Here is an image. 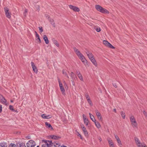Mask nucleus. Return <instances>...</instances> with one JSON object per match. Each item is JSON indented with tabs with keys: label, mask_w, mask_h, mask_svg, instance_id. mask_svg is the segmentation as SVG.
I'll return each mask as SVG.
<instances>
[{
	"label": "nucleus",
	"mask_w": 147,
	"mask_h": 147,
	"mask_svg": "<svg viewBox=\"0 0 147 147\" xmlns=\"http://www.w3.org/2000/svg\"><path fill=\"white\" fill-rule=\"evenodd\" d=\"M118 145L120 147H121V146H122V144L121 142L120 139H118L117 140H116Z\"/></svg>",
	"instance_id": "nucleus-25"
},
{
	"label": "nucleus",
	"mask_w": 147,
	"mask_h": 147,
	"mask_svg": "<svg viewBox=\"0 0 147 147\" xmlns=\"http://www.w3.org/2000/svg\"><path fill=\"white\" fill-rule=\"evenodd\" d=\"M95 30L97 32H99L101 31L100 28L99 27H97Z\"/></svg>",
	"instance_id": "nucleus-41"
},
{
	"label": "nucleus",
	"mask_w": 147,
	"mask_h": 147,
	"mask_svg": "<svg viewBox=\"0 0 147 147\" xmlns=\"http://www.w3.org/2000/svg\"><path fill=\"white\" fill-rule=\"evenodd\" d=\"M53 42L54 43L55 45L57 47H59V44L57 40H53Z\"/></svg>",
	"instance_id": "nucleus-31"
},
{
	"label": "nucleus",
	"mask_w": 147,
	"mask_h": 147,
	"mask_svg": "<svg viewBox=\"0 0 147 147\" xmlns=\"http://www.w3.org/2000/svg\"><path fill=\"white\" fill-rule=\"evenodd\" d=\"M63 74L64 75H65V76H67V78H69L68 76L67 75V74L66 73V72H65L64 70H63Z\"/></svg>",
	"instance_id": "nucleus-42"
},
{
	"label": "nucleus",
	"mask_w": 147,
	"mask_h": 147,
	"mask_svg": "<svg viewBox=\"0 0 147 147\" xmlns=\"http://www.w3.org/2000/svg\"><path fill=\"white\" fill-rule=\"evenodd\" d=\"M110 147H115V146H114V144H112L111 145H109Z\"/></svg>",
	"instance_id": "nucleus-51"
},
{
	"label": "nucleus",
	"mask_w": 147,
	"mask_h": 147,
	"mask_svg": "<svg viewBox=\"0 0 147 147\" xmlns=\"http://www.w3.org/2000/svg\"><path fill=\"white\" fill-rule=\"evenodd\" d=\"M46 117H47V119L50 118L52 116L50 115H46Z\"/></svg>",
	"instance_id": "nucleus-45"
},
{
	"label": "nucleus",
	"mask_w": 147,
	"mask_h": 147,
	"mask_svg": "<svg viewBox=\"0 0 147 147\" xmlns=\"http://www.w3.org/2000/svg\"><path fill=\"white\" fill-rule=\"evenodd\" d=\"M42 117L44 119H47V117H46V115L45 114H43L41 115Z\"/></svg>",
	"instance_id": "nucleus-39"
},
{
	"label": "nucleus",
	"mask_w": 147,
	"mask_h": 147,
	"mask_svg": "<svg viewBox=\"0 0 147 147\" xmlns=\"http://www.w3.org/2000/svg\"><path fill=\"white\" fill-rule=\"evenodd\" d=\"M115 138L116 140L119 139L118 136L117 135H115Z\"/></svg>",
	"instance_id": "nucleus-43"
},
{
	"label": "nucleus",
	"mask_w": 147,
	"mask_h": 147,
	"mask_svg": "<svg viewBox=\"0 0 147 147\" xmlns=\"http://www.w3.org/2000/svg\"><path fill=\"white\" fill-rule=\"evenodd\" d=\"M2 111V106L1 105H0V113Z\"/></svg>",
	"instance_id": "nucleus-46"
},
{
	"label": "nucleus",
	"mask_w": 147,
	"mask_h": 147,
	"mask_svg": "<svg viewBox=\"0 0 147 147\" xmlns=\"http://www.w3.org/2000/svg\"><path fill=\"white\" fill-rule=\"evenodd\" d=\"M43 39L46 44H48L49 43V40L46 35H44L43 36Z\"/></svg>",
	"instance_id": "nucleus-21"
},
{
	"label": "nucleus",
	"mask_w": 147,
	"mask_h": 147,
	"mask_svg": "<svg viewBox=\"0 0 147 147\" xmlns=\"http://www.w3.org/2000/svg\"><path fill=\"white\" fill-rule=\"evenodd\" d=\"M45 124L47 127L49 128H51V129H53V128L52 127L51 125L49 123H48L47 122H46L45 123Z\"/></svg>",
	"instance_id": "nucleus-23"
},
{
	"label": "nucleus",
	"mask_w": 147,
	"mask_h": 147,
	"mask_svg": "<svg viewBox=\"0 0 147 147\" xmlns=\"http://www.w3.org/2000/svg\"><path fill=\"white\" fill-rule=\"evenodd\" d=\"M31 64L34 71L35 73L37 74L38 72V69L37 67L34 65V63L33 62H31Z\"/></svg>",
	"instance_id": "nucleus-14"
},
{
	"label": "nucleus",
	"mask_w": 147,
	"mask_h": 147,
	"mask_svg": "<svg viewBox=\"0 0 147 147\" xmlns=\"http://www.w3.org/2000/svg\"><path fill=\"white\" fill-rule=\"evenodd\" d=\"M54 147H59L60 146V144L59 142H56L54 143Z\"/></svg>",
	"instance_id": "nucleus-27"
},
{
	"label": "nucleus",
	"mask_w": 147,
	"mask_h": 147,
	"mask_svg": "<svg viewBox=\"0 0 147 147\" xmlns=\"http://www.w3.org/2000/svg\"><path fill=\"white\" fill-rule=\"evenodd\" d=\"M82 117L84 120L87 119L86 118V117L85 115L83 114L82 115Z\"/></svg>",
	"instance_id": "nucleus-44"
},
{
	"label": "nucleus",
	"mask_w": 147,
	"mask_h": 147,
	"mask_svg": "<svg viewBox=\"0 0 147 147\" xmlns=\"http://www.w3.org/2000/svg\"><path fill=\"white\" fill-rule=\"evenodd\" d=\"M7 144L5 142H3L0 143V147H7Z\"/></svg>",
	"instance_id": "nucleus-22"
},
{
	"label": "nucleus",
	"mask_w": 147,
	"mask_h": 147,
	"mask_svg": "<svg viewBox=\"0 0 147 147\" xmlns=\"http://www.w3.org/2000/svg\"><path fill=\"white\" fill-rule=\"evenodd\" d=\"M69 7L71 9H72L74 11L79 12L80 11V9L78 7L75 6L69 5Z\"/></svg>",
	"instance_id": "nucleus-12"
},
{
	"label": "nucleus",
	"mask_w": 147,
	"mask_h": 147,
	"mask_svg": "<svg viewBox=\"0 0 147 147\" xmlns=\"http://www.w3.org/2000/svg\"><path fill=\"white\" fill-rule=\"evenodd\" d=\"M58 82L59 83V86L61 90V92H62V93L63 94H65V90L63 87L62 86V84L61 82L60 79L59 78H58Z\"/></svg>",
	"instance_id": "nucleus-9"
},
{
	"label": "nucleus",
	"mask_w": 147,
	"mask_h": 147,
	"mask_svg": "<svg viewBox=\"0 0 147 147\" xmlns=\"http://www.w3.org/2000/svg\"><path fill=\"white\" fill-rule=\"evenodd\" d=\"M0 102L6 105H7L6 100L0 94Z\"/></svg>",
	"instance_id": "nucleus-11"
},
{
	"label": "nucleus",
	"mask_w": 147,
	"mask_h": 147,
	"mask_svg": "<svg viewBox=\"0 0 147 147\" xmlns=\"http://www.w3.org/2000/svg\"><path fill=\"white\" fill-rule=\"evenodd\" d=\"M64 85H65V88H66V87H67V85L66 84V83H65V81L64 82Z\"/></svg>",
	"instance_id": "nucleus-49"
},
{
	"label": "nucleus",
	"mask_w": 147,
	"mask_h": 147,
	"mask_svg": "<svg viewBox=\"0 0 147 147\" xmlns=\"http://www.w3.org/2000/svg\"><path fill=\"white\" fill-rule=\"evenodd\" d=\"M98 140H99L100 142H101L102 141V138L100 136H99L98 138Z\"/></svg>",
	"instance_id": "nucleus-47"
},
{
	"label": "nucleus",
	"mask_w": 147,
	"mask_h": 147,
	"mask_svg": "<svg viewBox=\"0 0 147 147\" xmlns=\"http://www.w3.org/2000/svg\"><path fill=\"white\" fill-rule=\"evenodd\" d=\"M81 127L84 136L86 138H88V134L86 127L84 125L82 124L81 125Z\"/></svg>",
	"instance_id": "nucleus-8"
},
{
	"label": "nucleus",
	"mask_w": 147,
	"mask_h": 147,
	"mask_svg": "<svg viewBox=\"0 0 147 147\" xmlns=\"http://www.w3.org/2000/svg\"><path fill=\"white\" fill-rule=\"evenodd\" d=\"M113 111H114L115 113L116 112V109H113Z\"/></svg>",
	"instance_id": "nucleus-53"
},
{
	"label": "nucleus",
	"mask_w": 147,
	"mask_h": 147,
	"mask_svg": "<svg viewBox=\"0 0 147 147\" xmlns=\"http://www.w3.org/2000/svg\"><path fill=\"white\" fill-rule=\"evenodd\" d=\"M94 123L98 129H99L101 127L98 121H96L95 120V121H94Z\"/></svg>",
	"instance_id": "nucleus-19"
},
{
	"label": "nucleus",
	"mask_w": 147,
	"mask_h": 147,
	"mask_svg": "<svg viewBox=\"0 0 147 147\" xmlns=\"http://www.w3.org/2000/svg\"><path fill=\"white\" fill-rule=\"evenodd\" d=\"M121 115L123 119L125 118V113L123 111H122L121 113Z\"/></svg>",
	"instance_id": "nucleus-35"
},
{
	"label": "nucleus",
	"mask_w": 147,
	"mask_h": 147,
	"mask_svg": "<svg viewBox=\"0 0 147 147\" xmlns=\"http://www.w3.org/2000/svg\"><path fill=\"white\" fill-rule=\"evenodd\" d=\"M70 76L72 79H73L74 78H75V75L74 74L73 72H72L70 74Z\"/></svg>",
	"instance_id": "nucleus-32"
},
{
	"label": "nucleus",
	"mask_w": 147,
	"mask_h": 147,
	"mask_svg": "<svg viewBox=\"0 0 147 147\" xmlns=\"http://www.w3.org/2000/svg\"><path fill=\"white\" fill-rule=\"evenodd\" d=\"M4 9L6 17L8 18H11V15L9 12V10L8 8L6 7Z\"/></svg>",
	"instance_id": "nucleus-13"
},
{
	"label": "nucleus",
	"mask_w": 147,
	"mask_h": 147,
	"mask_svg": "<svg viewBox=\"0 0 147 147\" xmlns=\"http://www.w3.org/2000/svg\"><path fill=\"white\" fill-rule=\"evenodd\" d=\"M130 120L133 127L134 128H138V124L134 116L131 115L129 117Z\"/></svg>",
	"instance_id": "nucleus-4"
},
{
	"label": "nucleus",
	"mask_w": 147,
	"mask_h": 147,
	"mask_svg": "<svg viewBox=\"0 0 147 147\" xmlns=\"http://www.w3.org/2000/svg\"><path fill=\"white\" fill-rule=\"evenodd\" d=\"M143 113L144 114V115L146 114V113L145 112V111H144L143 112Z\"/></svg>",
	"instance_id": "nucleus-52"
},
{
	"label": "nucleus",
	"mask_w": 147,
	"mask_h": 147,
	"mask_svg": "<svg viewBox=\"0 0 147 147\" xmlns=\"http://www.w3.org/2000/svg\"><path fill=\"white\" fill-rule=\"evenodd\" d=\"M35 33L36 40H37L38 42L39 43H40L41 42V41L39 35L38 34L36 31H35Z\"/></svg>",
	"instance_id": "nucleus-18"
},
{
	"label": "nucleus",
	"mask_w": 147,
	"mask_h": 147,
	"mask_svg": "<svg viewBox=\"0 0 147 147\" xmlns=\"http://www.w3.org/2000/svg\"><path fill=\"white\" fill-rule=\"evenodd\" d=\"M89 115H90V119L92 120L93 121H95V120H96L94 118V117L93 115H92L90 113H89Z\"/></svg>",
	"instance_id": "nucleus-26"
},
{
	"label": "nucleus",
	"mask_w": 147,
	"mask_h": 147,
	"mask_svg": "<svg viewBox=\"0 0 147 147\" xmlns=\"http://www.w3.org/2000/svg\"><path fill=\"white\" fill-rule=\"evenodd\" d=\"M144 115L145 116L147 117V113H146V114L145 115Z\"/></svg>",
	"instance_id": "nucleus-56"
},
{
	"label": "nucleus",
	"mask_w": 147,
	"mask_h": 147,
	"mask_svg": "<svg viewBox=\"0 0 147 147\" xmlns=\"http://www.w3.org/2000/svg\"><path fill=\"white\" fill-rule=\"evenodd\" d=\"M73 85H74V83H73Z\"/></svg>",
	"instance_id": "nucleus-60"
},
{
	"label": "nucleus",
	"mask_w": 147,
	"mask_h": 147,
	"mask_svg": "<svg viewBox=\"0 0 147 147\" xmlns=\"http://www.w3.org/2000/svg\"><path fill=\"white\" fill-rule=\"evenodd\" d=\"M80 139H82H82H83V138H82V136H80Z\"/></svg>",
	"instance_id": "nucleus-55"
},
{
	"label": "nucleus",
	"mask_w": 147,
	"mask_h": 147,
	"mask_svg": "<svg viewBox=\"0 0 147 147\" xmlns=\"http://www.w3.org/2000/svg\"><path fill=\"white\" fill-rule=\"evenodd\" d=\"M50 138L55 140H58L61 138V137L57 136L52 135L50 136Z\"/></svg>",
	"instance_id": "nucleus-17"
},
{
	"label": "nucleus",
	"mask_w": 147,
	"mask_h": 147,
	"mask_svg": "<svg viewBox=\"0 0 147 147\" xmlns=\"http://www.w3.org/2000/svg\"><path fill=\"white\" fill-rule=\"evenodd\" d=\"M36 143L35 142L32 140L29 141L26 144L27 147H34Z\"/></svg>",
	"instance_id": "nucleus-7"
},
{
	"label": "nucleus",
	"mask_w": 147,
	"mask_h": 147,
	"mask_svg": "<svg viewBox=\"0 0 147 147\" xmlns=\"http://www.w3.org/2000/svg\"><path fill=\"white\" fill-rule=\"evenodd\" d=\"M84 124L86 125H88V119L84 120Z\"/></svg>",
	"instance_id": "nucleus-33"
},
{
	"label": "nucleus",
	"mask_w": 147,
	"mask_h": 147,
	"mask_svg": "<svg viewBox=\"0 0 147 147\" xmlns=\"http://www.w3.org/2000/svg\"><path fill=\"white\" fill-rule=\"evenodd\" d=\"M60 147H67V146L64 145H62Z\"/></svg>",
	"instance_id": "nucleus-54"
},
{
	"label": "nucleus",
	"mask_w": 147,
	"mask_h": 147,
	"mask_svg": "<svg viewBox=\"0 0 147 147\" xmlns=\"http://www.w3.org/2000/svg\"><path fill=\"white\" fill-rule=\"evenodd\" d=\"M87 101H88V103H89V104L90 106H92L93 105L92 103L91 100L90 99V98L88 99V100H87Z\"/></svg>",
	"instance_id": "nucleus-29"
},
{
	"label": "nucleus",
	"mask_w": 147,
	"mask_h": 147,
	"mask_svg": "<svg viewBox=\"0 0 147 147\" xmlns=\"http://www.w3.org/2000/svg\"><path fill=\"white\" fill-rule=\"evenodd\" d=\"M85 96L86 98L87 99V100H88V99H89L90 98V97L89 95V94L88 93H86L85 94Z\"/></svg>",
	"instance_id": "nucleus-30"
},
{
	"label": "nucleus",
	"mask_w": 147,
	"mask_h": 147,
	"mask_svg": "<svg viewBox=\"0 0 147 147\" xmlns=\"http://www.w3.org/2000/svg\"><path fill=\"white\" fill-rule=\"evenodd\" d=\"M27 9H25L24 10V16L26 17L27 15Z\"/></svg>",
	"instance_id": "nucleus-40"
},
{
	"label": "nucleus",
	"mask_w": 147,
	"mask_h": 147,
	"mask_svg": "<svg viewBox=\"0 0 147 147\" xmlns=\"http://www.w3.org/2000/svg\"><path fill=\"white\" fill-rule=\"evenodd\" d=\"M95 7L96 10L104 14H109V12L106 9L103 8L99 5H96L95 6Z\"/></svg>",
	"instance_id": "nucleus-2"
},
{
	"label": "nucleus",
	"mask_w": 147,
	"mask_h": 147,
	"mask_svg": "<svg viewBox=\"0 0 147 147\" xmlns=\"http://www.w3.org/2000/svg\"><path fill=\"white\" fill-rule=\"evenodd\" d=\"M135 140L138 147H147L144 143H140V141L137 138L135 137Z\"/></svg>",
	"instance_id": "nucleus-5"
},
{
	"label": "nucleus",
	"mask_w": 147,
	"mask_h": 147,
	"mask_svg": "<svg viewBox=\"0 0 147 147\" xmlns=\"http://www.w3.org/2000/svg\"><path fill=\"white\" fill-rule=\"evenodd\" d=\"M103 43L105 46L108 47L113 49L115 48V47L113 45L106 40H104L103 41Z\"/></svg>",
	"instance_id": "nucleus-10"
},
{
	"label": "nucleus",
	"mask_w": 147,
	"mask_h": 147,
	"mask_svg": "<svg viewBox=\"0 0 147 147\" xmlns=\"http://www.w3.org/2000/svg\"><path fill=\"white\" fill-rule=\"evenodd\" d=\"M39 31L40 33H42L43 32V29L42 27V26L38 27Z\"/></svg>",
	"instance_id": "nucleus-36"
},
{
	"label": "nucleus",
	"mask_w": 147,
	"mask_h": 147,
	"mask_svg": "<svg viewBox=\"0 0 147 147\" xmlns=\"http://www.w3.org/2000/svg\"><path fill=\"white\" fill-rule=\"evenodd\" d=\"M19 147H26L24 143H21L19 144Z\"/></svg>",
	"instance_id": "nucleus-34"
},
{
	"label": "nucleus",
	"mask_w": 147,
	"mask_h": 147,
	"mask_svg": "<svg viewBox=\"0 0 147 147\" xmlns=\"http://www.w3.org/2000/svg\"><path fill=\"white\" fill-rule=\"evenodd\" d=\"M85 65L87 64V61L84 55L81 53L77 56Z\"/></svg>",
	"instance_id": "nucleus-6"
},
{
	"label": "nucleus",
	"mask_w": 147,
	"mask_h": 147,
	"mask_svg": "<svg viewBox=\"0 0 147 147\" xmlns=\"http://www.w3.org/2000/svg\"><path fill=\"white\" fill-rule=\"evenodd\" d=\"M49 21L51 24L53 25L54 27H55V25L54 20L52 19H50L49 20Z\"/></svg>",
	"instance_id": "nucleus-28"
},
{
	"label": "nucleus",
	"mask_w": 147,
	"mask_h": 147,
	"mask_svg": "<svg viewBox=\"0 0 147 147\" xmlns=\"http://www.w3.org/2000/svg\"><path fill=\"white\" fill-rule=\"evenodd\" d=\"M95 112L96 116L98 118V119L100 121L102 120V116L99 112L98 110H96L95 111Z\"/></svg>",
	"instance_id": "nucleus-15"
},
{
	"label": "nucleus",
	"mask_w": 147,
	"mask_h": 147,
	"mask_svg": "<svg viewBox=\"0 0 147 147\" xmlns=\"http://www.w3.org/2000/svg\"><path fill=\"white\" fill-rule=\"evenodd\" d=\"M11 102H13V100H11Z\"/></svg>",
	"instance_id": "nucleus-58"
},
{
	"label": "nucleus",
	"mask_w": 147,
	"mask_h": 147,
	"mask_svg": "<svg viewBox=\"0 0 147 147\" xmlns=\"http://www.w3.org/2000/svg\"><path fill=\"white\" fill-rule=\"evenodd\" d=\"M76 74H77L79 79L81 81H83L84 79H83V76H82V74L80 73V72L77 71Z\"/></svg>",
	"instance_id": "nucleus-16"
},
{
	"label": "nucleus",
	"mask_w": 147,
	"mask_h": 147,
	"mask_svg": "<svg viewBox=\"0 0 147 147\" xmlns=\"http://www.w3.org/2000/svg\"><path fill=\"white\" fill-rule=\"evenodd\" d=\"M107 140L109 145L113 144V143L111 138H107Z\"/></svg>",
	"instance_id": "nucleus-24"
},
{
	"label": "nucleus",
	"mask_w": 147,
	"mask_h": 147,
	"mask_svg": "<svg viewBox=\"0 0 147 147\" xmlns=\"http://www.w3.org/2000/svg\"><path fill=\"white\" fill-rule=\"evenodd\" d=\"M27 137L28 138V139H30V136L29 137V136Z\"/></svg>",
	"instance_id": "nucleus-57"
},
{
	"label": "nucleus",
	"mask_w": 147,
	"mask_h": 147,
	"mask_svg": "<svg viewBox=\"0 0 147 147\" xmlns=\"http://www.w3.org/2000/svg\"><path fill=\"white\" fill-rule=\"evenodd\" d=\"M8 147H17L16 144H11Z\"/></svg>",
	"instance_id": "nucleus-37"
},
{
	"label": "nucleus",
	"mask_w": 147,
	"mask_h": 147,
	"mask_svg": "<svg viewBox=\"0 0 147 147\" xmlns=\"http://www.w3.org/2000/svg\"><path fill=\"white\" fill-rule=\"evenodd\" d=\"M39 147V146H37V147Z\"/></svg>",
	"instance_id": "nucleus-59"
},
{
	"label": "nucleus",
	"mask_w": 147,
	"mask_h": 147,
	"mask_svg": "<svg viewBox=\"0 0 147 147\" xmlns=\"http://www.w3.org/2000/svg\"><path fill=\"white\" fill-rule=\"evenodd\" d=\"M9 109L13 111H15V110L13 108V106L12 105H10L9 106Z\"/></svg>",
	"instance_id": "nucleus-38"
},
{
	"label": "nucleus",
	"mask_w": 147,
	"mask_h": 147,
	"mask_svg": "<svg viewBox=\"0 0 147 147\" xmlns=\"http://www.w3.org/2000/svg\"><path fill=\"white\" fill-rule=\"evenodd\" d=\"M89 59L92 62L93 64L95 66H97V63L94 57V55L92 53L89 51H88L86 53Z\"/></svg>",
	"instance_id": "nucleus-1"
},
{
	"label": "nucleus",
	"mask_w": 147,
	"mask_h": 147,
	"mask_svg": "<svg viewBox=\"0 0 147 147\" xmlns=\"http://www.w3.org/2000/svg\"><path fill=\"white\" fill-rule=\"evenodd\" d=\"M113 86L114 87H115V88H117V86L116 84L115 83H113Z\"/></svg>",
	"instance_id": "nucleus-48"
},
{
	"label": "nucleus",
	"mask_w": 147,
	"mask_h": 147,
	"mask_svg": "<svg viewBox=\"0 0 147 147\" xmlns=\"http://www.w3.org/2000/svg\"><path fill=\"white\" fill-rule=\"evenodd\" d=\"M42 147H52V142L51 141L43 140L42 141Z\"/></svg>",
	"instance_id": "nucleus-3"
},
{
	"label": "nucleus",
	"mask_w": 147,
	"mask_h": 147,
	"mask_svg": "<svg viewBox=\"0 0 147 147\" xmlns=\"http://www.w3.org/2000/svg\"><path fill=\"white\" fill-rule=\"evenodd\" d=\"M77 136H79L80 137V136H81V135H80V134L79 133V132H77Z\"/></svg>",
	"instance_id": "nucleus-50"
},
{
	"label": "nucleus",
	"mask_w": 147,
	"mask_h": 147,
	"mask_svg": "<svg viewBox=\"0 0 147 147\" xmlns=\"http://www.w3.org/2000/svg\"><path fill=\"white\" fill-rule=\"evenodd\" d=\"M74 51L75 53H76V55L78 56V55L80 54V53H81L80 51L76 47H74L73 48Z\"/></svg>",
	"instance_id": "nucleus-20"
}]
</instances>
